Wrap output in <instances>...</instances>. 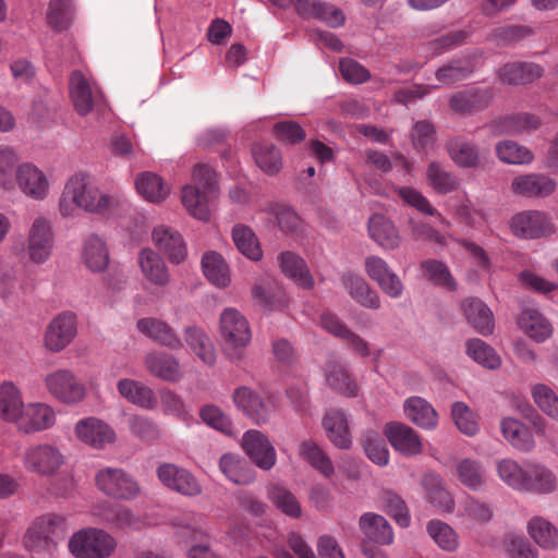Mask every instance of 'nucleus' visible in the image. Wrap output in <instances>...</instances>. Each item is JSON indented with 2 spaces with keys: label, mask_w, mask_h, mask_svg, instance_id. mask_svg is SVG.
<instances>
[{
  "label": "nucleus",
  "mask_w": 558,
  "mask_h": 558,
  "mask_svg": "<svg viewBox=\"0 0 558 558\" xmlns=\"http://www.w3.org/2000/svg\"><path fill=\"white\" fill-rule=\"evenodd\" d=\"M324 372L330 388L347 397H355L357 395V384L342 361L337 357H330L325 365Z\"/></svg>",
  "instance_id": "obj_26"
},
{
  "label": "nucleus",
  "mask_w": 558,
  "mask_h": 558,
  "mask_svg": "<svg viewBox=\"0 0 558 558\" xmlns=\"http://www.w3.org/2000/svg\"><path fill=\"white\" fill-rule=\"evenodd\" d=\"M221 472L233 483L247 485L254 481L252 470L238 456L226 453L220 458Z\"/></svg>",
  "instance_id": "obj_50"
},
{
  "label": "nucleus",
  "mask_w": 558,
  "mask_h": 558,
  "mask_svg": "<svg viewBox=\"0 0 558 558\" xmlns=\"http://www.w3.org/2000/svg\"><path fill=\"white\" fill-rule=\"evenodd\" d=\"M466 353L476 363L489 369L498 368L501 364L496 351L481 339H470L466 342Z\"/></svg>",
  "instance_id": "obj_58"
},
{
  "label": "nucleus",
  "mask_w": 558,
  "mask_h": 558,
  "mask_svg": "<svg viewBox=\"0 0 558 558\" xmlns=\"http://www.w3.org/2000/svg\"><path fill=\"white\" fill-rule=\"evenodd\" d=\"M56 414L45 403H33L25 407L16 425L20 430L29 434L48 429L54 424Z\"/></svg>",
  "instance_id": "obj_23"
},
{
  "label": "nucleus",
  "mask_w": 558,
  "mask_h": 558,
  "mask_svg": "<svg viewBox=\"0 0 558 558\" xmlns=\"http://www.w3.org/2000/svg\"><path fill=\"white\" fill-rule=\"evenodd\" d=\"M138 194L150 203H161L169 195V187L162 179L153 172H143L135 180Z\"/></svg>",
  "instance_id": "obj_44"
},
{
  "label": "nucleus",
  "mask_w": 558,
  "mask_h": 558,
  "mask_svg": "<svg viewBox=\"0 0 558 558\" xmlns=\"http://www.w3.org/2000/svg\"><path fill=\"white\" fill-rule=\"evenodd\" d=\"M15 189L27 198L41 202L50 193V181L47 174L31 161L22 162L15 171Z\"/></svg>",
  "instance_id": "obj_10"
},
{
  "label": "nucleus",
  "mask_w": 558,
  "mask_h": 558,
  "mask_svg": "<svg viewBox=\"0 0 558 558\" xmlns=\"http://www.w3.org/2000/svg\"><path fill=\"white\" fill-rule=\"evenodd\" d=\"M137 264L144 279L156 288H166L171 281L170 270L165 259L151 248L138 252Z\"/></svg>",
  "instance_id": "obj_21"
},
{
  "label": "nucleus",
  "mask_w": 558,
  "mask_h": 558,
  "mask_svg": "<svg viewBox=\"0 0 558 558\" xmlns=\"http://www.w3.org/2000/svg\"><path fill=\"white\" fill-rule=\"evenodd\" d=\"M253 156L256 165L268 174H276L281 169V154L272 144L254 145Z\"/></svg>",
  "instance_id": "obj_60"
},
{
  "label": "nucleus",
  "mask_w": 558,
  "mask_h": 558,
  "mask_svg": "<svg viewBox=\"0 0 558 558\" xmlns=\"http://www.w3.org/2000/svg\"><path fill=\"white\" fill-rule=\"evenodd\" d=\"M359 525L364 536L376 544L390 545L393 542L392 527L383 515L365 513L360 518Z\"/></svg>",
  "instance_id": "obj_33"
},
{
  "label": "nucleus",
  "mask_w": 558,
  "mask_h": 558,
  "mask_svg": "<svg viewBox=\"0 0 558 558\" xmlns=\"http://www.w3.org/2000/svg\"><path fill=\"white\" fill-rule=\"evenodd\" d=\"M45 387L58 401L77 404L86 395V388L70 369H57L46 375Z\"/></svg>",
  "instance_id": "obj_8"
},
{
  "label": "nucleus",
  "mask_w": 558,
  "mask_h": 558,
  "mask_svg": "<svg viewBox=\"0 0 558 558\" xmlns=\"http://www.w3.org/2000/svg\"><path fill=\"white\" fill-rule=\"evenodd\" d=\"M422 484L426 490L428 500L436 507L445 511H452L453 499L450 493L445 488L442 478L435 473H426L423 476Z\"/></svg>",
  "instance_id": "obj_46"
},
{
  "label": "nucleus",
  "mask_w": 558,
  "mask_h": 558,
  "mask_svg": "<svg viewBox=\"0 0 558 558\" xmlns=\"http://www.w3.org/2000/svg\"><path fill=\"white\" fill-rule=\"evenodd\" d=\"M83 260L93 272L104 271L109 264V251L106 242L97 234H89L83 243Z\"/></svg>",
  "instance_id": "obj_35"
},
{
  "label": "nucleus",
  "mask_w": 558,
  "mask_h": 558,
  "mask_svg": "<svg viewBox=\"0 0 558 558\" xmlns=\"http://www.w3.org/2000/svg\"><path fill=\"white\" fill-rule=\"evenodd\" d=\"M363 446L367 458L377 465L384 466L389 462V451L385 439L378 432L366 430L363 435Z\"/></svg>",
  "instance_id": "obj_63"
},
{
  "label": "nucleus",
  "mask_w": 558,
  "mask_h": 558,
  "mask_svg": "<svg viewBox=\"0 0 558 558\" xmlns=\"http://www.w3.org/2000/svg\"><path fill=\"white\" fill-rule=\"evenodd\" d=\"M193 184L182 189V203L194 218L208 221L217 195L216 171L205 163H197L192 172Z\"/></svg>",
  "instance_id": "obj_2"
},
{
  "label": "nucleus",
  "mask_w": 558,
  "mask_h": 558,
  "mask_svg": "<svg viewBox=\"0 0 558 558\" xmlns=\"http://www.w3.org/2000/svg\"><path fill=\"white\" fill-rule=\"evenodd\" d=\"M409 421L421 428L434 429L438 424V415L433 405L421 397H410L403 404Z\"/></svg>",
  "instance_id": "obj_30"
},
{
  "label": "nucleus",
  "mask_w": 558,
  "mask_h": 558,
  "mask_svg": "<svg viewBox=\"0 0 558 558\" xmlns=\"http://www.w3.org/2000/svg\"><path fill=\"white\" fill-rule=\"evenodd\" d=\"M97 488L106 496L118 500H133L141 494L138 482L119 468H104L95 475Z\"/></svg>",
  "instance_id": "obj_5"
},
{
  "label": "nucleus",
  "mask_w": 558,
  "mask_h": 558,
  "mask_svg": "<svg viewBox=\"0 0 558 558\" xmlns=\"http://www.w3.org/2000/svg\"><path fill=\"white\" fill-rule=\"evenodd\" d=\"M66 533L65 519L54 513L37 518L24 535V545L34 554L52 555Z\"/></svg>",
  "instance_id": "obj_3"
},
{
  "label": "nucleus",
  "mask_w": 558,
  "mask_h": 558,
  "mask_svg": "<svg viewBox=\"0 0 558 558\" xmlns=\"http://www.w3.org/2000/svg\"><path fill=\"white\" fill-rule=\"evenodd\" d=\"M385 435L391 446L404 456H415L422 452L423 446L418 435L405 424L399 422L387 424Z\"/></svg>",
  "instance_id": "obj_22"
},
{
  "label": "nucleus",
  "mask_w": 558,
  "mask_h": 558,
  "mask_svg": "<svg viewBox=\"0 0 558 558\" xmlns=\"http://www.w3.org/2000/svg\"><path fill=\"white\" fill-rule=\"evenodd\" d=\"M232 239L236 248L247 258L252 260L260 259L262 248L251 228L242 225L235 226L232 230Z\"/></svg>",
  "instance_id": "obj_56"
},
{
  "label": "nucleus",
  "mask_w": 558,
  "mask_h": 558,
  "mask_svg": "<svg viewBox=\"0 0 558 558\" xmlns=\"http://www.w3.org/2000/svg\"><path fill=\"white\" fill-rule=\"evenodd\" d=\"M25 407L21 392L13 383L0 386V416L7 422L17 423Z\"/></svg>",
  "instance_id": "obj_41"
},
{
  "label": "nucleus",
  "mask_w": 558,
  "mask_h": 558,
  "mask_svg": "<svg viewBox=\"0 0 558 558\" xmlns=\"http://www.w3.org/2000/svg\"><path fill=\"white\" fill-rule=\"evenodd\" d=\"M151 240L171 264L179 265L185 260L187 255L186 245L181 233L174 228L165 225L155 227Z\"/></svg>",
  "instance_id": "obj_17"
},
{
  "label": "nucleus",
  "mask_w": 558,
  "mask_h": 558,
  "mask_svg": "<svg viewBox=\"0 0 558 558\" xmlns=\"http://www.w3.org/2000/svg\"><path fill=\"white\" fill-rule=\"evenodd\" d=\"M539 120L530 113H519L494 121L490 125L497 134H518L537 129Z\"/></svg>",
  "instance_id": "obj_48"
},
{
  "label": "nucleus",
  "mask_w": 558,
  "mask_h": 558,
  "mask_svg": "<svg viewBox=\"0 0 558 558\" xmlns=\"http://www.w3.org/2000/svg\"><path fill=\"white\" fill-rule=\"evenodd\" d=\"M242 448L253 462L263 470H270L277 453L268 437L259 430L250 429L242 437Z\"/></svg>",
  "instance_id": "obj_15"
},
{
  "label": "nucleus",
  "mask_w": 558,
  "mask_h": 558,
  "mask_svg": "<svg viewBox=\"0 0 558 558\" xmlns=\"http://www.w3.org/2000/svg\"><path fill=\"white\" fill-rule=\"evenodd\" d=\"M269 498L272 504L286 515L299 519L302 515V508L298 498L287 488L274 485L269 490Z\"/></svg>",
  "instance_id": "obj_61"
},
{
  "label": "nucleus",
  "mask_w": 558,
  "mask_h": 558,
  "mask_svg": "<svg viewBox=\"0 0 558 558\" xmlns=\"http://www.w3.org/2000/svg\"><path fill=\"white\" fill-rule=\"evenodd\" d=\"M54 246L51 220L45 216L36 217L27 231L26 253L29 262L43 265L49 260Z\"/></svg>",
  "instance_id": "obj_7"
},
{
  "label": "nucleus",
  "mask_w": 558,
  "mask_h": 558,
  "mask_svg": "<svg viewBox=\"0 0 558 558\" xmlns=\"http://www.w3.org/2000/svg\"><path fill=\"white\" fill-rule=\"evenodd\" d=\"M20 157L10 145H0V187L7 192L15 190V171Z\"/></svg>",
  "instance_id": "obj_51"
},
{
  "label": "nucleus",
  "mask_w": 558,
  "mask_h": 558,
  "mask_svg": "<svg viewBox=\"0 0 558 558\" xmlns=\"http://www.w3.org/2000/svg\"><path fill=\"white\" fill-rule=\"evenodd\" d=\"M279 266L282 272L291 278L298 286L311 289L314 280L305 262L292 252H283L279 255Z\"/></svg>",
  "instance_id": "obj_40"
},
{
  "label": "nucleus",
  "mask_w": 558,
  "mask_h": 558,
  "mask_svg": "<svg viewBox=\"0 0 558 558\" xmlns=\"http://www.w3.org/2000/svg\"><path fill=\"white\" fill-rule=\"evenodd\" d=\"M202 268L205 277L217 287H227L230 282L229 268L221 255L208 252L203 256Z\"/></svg>",
  "instance_id": "obj_55"
},
{
  "label": "nucleus",
  "mask_w": 558,
  "mask_h": 558,
  "mask_svg": "<svg viewBox=\"0 0 558 558\" xmlns=\"http://www.w3.org/2000/svg\"><path fill=\"white\" fill-rule=\"evenodd\" d=\"M76 332V315L69 311L62 312L47 325L44 335L45 347L50 352L58 353L74 340Z\"/></svg>",
  "instance_id": "obj_12"
},
{
  "label": "nucleus",
  "mask_w": 558,
  "mask_h": 558,
  "mask_svg": "<svg viewBox=\"0 0 558 558\" xmlns=\"http://www.w3.org/2000/svg\"><path fill=\"white\" fill-rule=\"evenodd\" d=\"M462 310L469 324L483 336L494 330L493 313L480 299L470 298L463 301Z\"/></svg>",
  "instance_id": "obj_34"
},
{
  "label": "nucleus",
  "mask_w": 558,
  "mask_h": 558,
  "mask_svg": "<svg viewBox=\"0 0 558 558\" xmlns=\"http://www.w3.org/2000/svg\"><path fill=\"white\" fill-rule=\"evenodd\" d=\"M496 154L500 161L510 165L529 163L533 160L531 150L513 141L499 142Z\"/></svg>",
  "instance_id": "obj_64"
},
{
  "label": "nucleus",
  "mask_w": 558,
  "mask_h": 558,
  "mask_svg": "<svg viewBox=\"0 0 558 558\" xmlns=\"http://www.w3.org/2000/svg\"><path fill=\"white\" fill-rule=\"evenodd\" d=\"M511 230L517 236L537 239L551 234L554 227L544 213L527 210L512 217Z\"/></svg>",
  "instance_id": "obj_16"
},
{
  "label": "nucleus",
  "mask_w": 558,
  "mask_h": 558,
  "mask_svg": "<svg viewBox=\"0 0 558 558\" xmlns=\"http://www.w3.org/2000/svg\"><path fill=\"white\" fill-rule=\"evenodd\" d=\"M543 73V68L533 62L507 63L499 70L501 81L510 85L531 83L539 78Z\"/></svg>",
  "instance_id": "obj_38"
},
{
  "label": "nucleus",
  "mask_w": 558,
  "mask_h": 558,
  "mask_svg": "<svg viewBox=\"0 0 558 558\" xmlns=\"http://www.w3.org/2000/svg\"><path fill=\"white\" fill-rule=\"evenodd\" d=\"M116 548L114 537L95 527L83 529L69 541V550L75 558H109Z\"/></svg>",
  "instance_id": "obj_4"
},
{
  "label": "nucleus",
  "mask_w": 558,
  "mask_h": 558,
  "mask_svg": "<svg viewBox=\"0 0 558 558\" xmlns=\"http://www.w3.org/2000/svg\"><path fill=\"white\" fill-rule=\"evenodd\" d=\"M456 476L463 486L475 492L483 489L487 483L485 466L481 461L471 458L461 459L457 463Z\"/></svg>",
  "instance_id": "obj_36"
},
{
  "label": "nucleus",
  "mask_w": 558,
  "mask_h": 558,
  "mask_svg": "<svg viewBox=\"0 0 558 558\" xmlns=\"http://www.w3.org/2000/svg\"><path fill=\"white\" fill-rule=\"evenodd\" d=\"M496 472L507 486L522 493L526 466H521L517 461L506 458L496 462Z\"/></svg>",
  "instance_id": "obj_57"
},
{
  "label": "nucleus",
  "mask_w": 558,
  "mask_h": 558,
  "mask_svg": "<svg viewBox=\"0 0 558 558\" xmlns=\"http://www.w3.org/2000/svg\"><path fill=\"white\" fill-rule=\"evenodd\" d=\"M323 427L328 439L340 449H349L352 445V437L343 411L338 409L328 410L323 418Z\"/></svg>",
  "instance_id": "obj_27"
},
{
  "label": "nucleus",
  "mask_w": 558,
  "mask_h": 558,
  "mask_svg": "<svg viewBox=\"0 0 558 558\" xmlns=\"http://www.w3.org/2000/svg\"><path fill=\"white\" fill-rule=\"evenodd\" d=\"M74 432L81 441L95 449H101L106 445L113 444L117 437L113 428L97 417L80 420L75 424Z\"/></svg>",
  "instance_id": "obj_18"
},
{
  "label": "nucleus",
  "mask_w": 558,
  "mask_h": 558,
  "mask_svg": "<svg viewBox=\"0 0 558 558\" xmlns=\"http://www.w3.org/2000/svg\"><path fill=\"white\" fill-rule=\"evenodd\" d=\"M118 391L125 400L145 409L156 407L154 391L146 385L134 379L124 378L118 381Z\"/></svg>",
  "instance_id": "obj_39"
},
{
  "label": "nucleus",
  "mask_w": 558,
  "mask_h": 558,
  "mask_svg": "<svg viewBox=\"0 0 558 558\" xmlns=\"http://www.w3.org/2000/svg\"><path fill=\"white\" fill-rule=\"evenodd\" d=\"M371 238L385 250L398 248L401 236L396 226L383 215H374L368 221Z\"/></svg>",
  "instance_id": "obj_32"
},
{
  "label": "nucleus",
  "mask_w": 558,
  "mask_h": 558,
  "mask_svg": "<svg viewBox=\"0 0 558 558\" xmlns=\"http://www.w3.org/2000/svg\"><path fill=\"white\" fill-rule=\"evenodd\" d=\"M118 205V198L100 191L86 172H77L68 179L58 202L63 218H75L81 210L105 215Z\"/></svg>",
  "instance_id": "obj_1"
},
{
  "label": "nucleus",
  "mask_w": 558,
  "mask_h": 558,
  "mask_svg": "<svg viewBox=\"0 0 558 558\" xmlns=\"http://www.w3.org/2000/svg\"><path fill=\"white\" fill-rule=\"evenodd\" d=\"M233 402L256 424L267 423L276 408L272 397H264L247 387H239L233 393Z\"/></svg>",
  "instance_id": "obj_13"
},
{
  "label": "nucleus",
  "mask_w": 558,
  "mask_h": 558,
  "mask_svg": "<svg viewBox=\"0 0 558 558\" xmlns=\"http://www.w3.org/2000/svg\"><path fill=\"white\" fill-rule=\"evenodd\" d=\"M527 532L535 543L545 549L558 547V529L542 517H534L527 523Z\"/></svg>",
  "instance_id": "obj_49"
},
{
  "label": "nucleus",
  "mask_w": 558,
  "mask_h": 558,
  "mask_svg": "<svg viewBox=\"0 0 558 558\" xmlns=\"http://www.w3.org/2000/svg\"><path fill=\"white\" fill-rule=\"evenodd\" d=\"M511 189L524 197H547L556 190V182L545 174L531 173L514 178Z\"/></svg>",
  "instance_id": "obj_24"
},
{
  "label": "nucleus",
  "mask_w": 558,
  "mask_h": 558,
  "mask_svg": "<svg viewBox=\"0 0 558 558\" xmlns=\"http://www.w3.org/2000/svg\"><path fill=\"white\" fill-rule=\"evenodd\" d=\"M20 268L0 256V298L7 299L25 289Z\"/></svg>",
  "instance_id": "obj_53"
},
{
  "label": "nucleus",
  "mask_w": 558,
  "mask_h": 558,
  "mask_svg": "<svg viewBox=\"0 0 558 558\" xmlns=\"http://www.w3.org/2000/svg\"><path fill=\"white\" fill-rule=\"evenodd\" d=\"M474 71V64L471 58L464 57L451 59L435 72L436 80L441 85H452L466 80Z\"/></svg>",
  "instance_id": "obj_43"
},
{
  "label": "nucleus",
  "mask_w": 558,
  "mask_h": 558,
  "mask_svg": "<svg viewBox=\"0 0 558 558\" xmlns=\"http://www.w3.org/2000/svg\"><path fill=\"white\" fill-rule=\"evenodd\" d=\"M451 416L457 428L466 436H475L480 429L476 413L464 402L457 401L451 407Z\"/></svg>",
  "instance_id": "obj_62"
},
{
  "label": "nucleus",
  "mask_w": 558,
  "mask_h": 558,
  "mask_svg": "<svg viewBox=\"0 0 558 558\" xmlns=\"http://www.w3.org/2000/svg\"><path fill=\"white\" fill-rule=\"evenodd\" d=\"M520 328L534 341L543 342L553 333L550 323L536 310H524L519 317Z\"/></svg>",
  "instance_id": "obj_42"
},
{
  "label": "nucleus",
  "mask_w": 558,
  "mask_h": 558,
  "mask_svg": "<svg viewBox=\"0 0 558 558\" xmlns=\"http://www.w3.org/2000/svg\"><path fill=\"white\" fill-rule=\"evenodd\" d=\"M156 473L163 486L183 496L195 497L202 493L197 478L184 468L163 463L157 468Z\"/></svg>",
  "instance_id": "obj_14"
},
{
  "label": "nucleus",
  "mask_w": 558,
  "mask_h": 558,
  "mask_svg": "<svg viewBox=\"0 0 558 558\" xmlns=\"http://www.w3.org/2000/svg\"><path fill=\"white\" fill-rule=\"evenodd\" d=\"M342 283L350 296L360 305L378 310L380 307V298L378 293L371 289L368 283L360 276L347 274L342 276Z\"/></svg>",
  "instance_id": "obj_37"
},
{
  "label": "nucleus",
  "mask_w": 558,
  "mask_h": 558,
  "mask_svg": "<svg viewBox=\"0 0 558 558\" xmlns=\"http://www.w3.org/2000/svg\"><path fill=\"white\" fill-rule=\"evenodd\" d=\"M428 184L439 194H447L458 189L459 180L438 161H432L426 169Z\"/></svg>",
  "instance_id": "obj_54"
},
{
  "label": "nucleus",
  "mask_w": 558,
  "mask_h": 558,
  "mask_svg": "<svg viewBox=\"0 0 558 558\" xmlns=\"http://www.w3.org/2000/svg\"><path fill=\"white\" fill-rule=\"evenodd\" d=\"M69 96L74 110L78 116L85 117L102 99L99 86L89 81L86 75L75 70L69 77Z\"/></svg>",
  "instance_id": "obj_9"
},
{
  "label": "nucleus",
  "mask_w": 558,
  "mask_h": 558,
  "mask_svg": "<svg viewBox=\"0 0 558 558\" xmlns=\"http://www.w3.org/2000/svg\"><path fill=\"white\" fill-rule=\"evenodd\" d=\"M423 276L436 286L444 287L448 290L456 289V281L445 263L437 259H426L421 263Z\"/></svg>",
  "instance_id": "obj_59"
},
{
  "label": "nucleus",
  "mask_w": 558,
  "mask_h": 558,
  "mask_svg": "<svg viewBox=\"0 0 558 558\" xmlns=\"http://www.w3.org/2000/svg\"><path fill=\"white\" fill-rule=\"evenodd\" d=\"M23 464L28 472L40 476H50L64 464V456L54 446L48 444L36 445L25 450Z\"/></svg>",
  "instance_id": "obj_11"
},
{
  "label": "nucleus",
  "mask_w": 558,
  "mask_h": 558,
  "mask_svg": "<svg viewBox=\"0 0 558 558\" xmlns=\"http://www.w3.org/2000/svg\"><path fill=\"white\" fill-rule=\"evenodd\" d=\"M450 159L460 168H476L481 165L482 155L476 144L463 135L450 138L446 143Z\"/></svg>",
  "instance_id": "obj_25"
},
{
  "label": "nucleus",
  "mask_w": 558,
  "mask_h": 558,
  "mask_svg": "<svg viewBox=\"0 0 558 558\" xmlns=\"http://www.w3.org/2000/svg\"><path fill=\"white\" fill-rule=\"evenodd\" d=\"M185 341L194 353L206 364L215 362V350L205 331L195 326H189L184 331Z\"/></svg>",
  "instance_id": "obj_52"
},
{
  "label": "nucleus",
  "mask_w": 558,
  "mask_h": 558,
  "mask_svg": "<svg viewBox=\"0 0 558 558\" xmlns=\"http://www.w3.org/2000/svg\"><path fill=\"white\" fill-rule=\"evenodd\" d=\"M493 99L488 87L471 86L454 93L449 99V107L460 114H470L486 109Z\"/></svg>",
  "instance_id": "obj_20"
},
{
  "label": "nucleus",
  "mask_w": 558,
  "mask_h": 558,
  "mask_svg": "<svg viewBox=\"0 0 558 558\" xmlns=\"http://www.w3.org/2000/svg\"><path fill=\"white\" fill-rule=\"evenodd\" d=\"M365 271L369 278L376 281L381 291L391 299H398L403 293V283L388 264L378 256H369L365 259Z\"/></svg>",
  "instance_id": "obj_19"
},
{
  "label": "nucleus",
  "mask_w": 558,
  "mask_h": 558,
  "mask_svg": "<svg viewBox=\"0 0 558 558\" xmlns=\"http://www.w3.org/2000/svg\"><path fill=\"white\" fill-rule=\"evenodd\" d=\"M504 437L518 450L530 451L534 447L531 432L520 421L504 418L500 423Z\"/></svg>",
  "instance_id": "obj_45"
},
{
  "label": "nucleus",
  "mask_w": 558,
  "mask_h": 558,
  "mask_svg": "<svg viewBox=\"0 0 558 558\" xmlns=\"http://www.w3.org/2000/svg\"><path fill=\"white\" fill-rule=\"evenodd\" d=\"M137 329L143 335L161 345L170 349L182 348V342L175 335L172 327L158 318L146 317L140 319L137 322Z\"/></svg>",
  "instance_id": "obj_29"
},
{
  "label": "nucleus",
  "mask_w": 558,
  "mask_h": 558,
  "mask_svg": "<svg viewBox=\"0 0 558 558\" xmlns=\"http://www.w3.org/2000/svg\"><path fill=\"white\" fill-rule=\"evenodd\" d=\"M299 456L326 477L333 474V464L326 452L313 440H304L299 446Z\"/></svg>",
  "instance_id": "obj_47"
},
{
  "label": "nucleus",
  "mask_w": 558,
  "mask_h": 558,
  "mask_svg": "<svg viewBox=\"0 0 558 558\" xmlns=\"http://www.w3.org/2000/svg\"><path fill=\"white\" fill-rule=\"evenodd\" d=\"M557 489V477L551 470L537 463L526 465L522 493L551 494Z\"/></svg>",
  "instance_id": "obj_28"
},
{
  "label": "nucleus",
  "mask_w": 558,
  "mask_h": 558,
  "mask_svg": "<svg viewBox=\"0 0 558 558\" xmlns=\"http://www.w3.org/2000/svg\"><path fill=\"white\" fill-rule=\"evenodd\" d=\"M145 366L151 375L162 380L178 381L182 378L179 362L168 353H148L145 356Z\"/></svg>",
  "instance_id": "obj_31"
},
{
  "label": "nucleus",
  "mask_w": 558,
  "mask_h": 558,
  "mask_svg": "<svg viewBox=\"0 0 558 558\" xmlns=\"http://www.w3.org/2000/svg\"><path fill=\"white\" fill-rule=\"evenodd\" d=\"M220 331L230 357L240 359L252 338L247 319L238 310L226 308L220 315Z\"/></svg>",
  "instance_id": "obj_6"
}]
</instances>
